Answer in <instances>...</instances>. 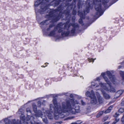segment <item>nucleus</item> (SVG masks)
<instances>
[{
  "label": "nucleus",
  "mask_w": 124,
  "mask_h": 124,
  "mask_svg": "<svg viewBox=\"0 0 124 124\" xmlns=\"http://www.w3.org/2000/svg\"><path fill=\"white\" fill-rule=\"evenodd\" d=\"M82 76H81L80 77H81V78H82Z\"/></svg>",
  "instance_id": "5fc2aeb1"
},
{
  "label": "nucleus",
  "mask_w": 124,
  "mask_h": 124,
  "mask_svg": "<svg viewBox=\"0 0 124 124\" xmlns=\"http://www.w3.org/2000/svg\"><path fill=\"white\" fill-rule=\"evenodd\" d=\"M108 122H105L104 123V124H108Z\"/></svg>",
  "instance_id": "37998d69"
},
{
  "label": "nucleus",
  "mask_w": 124,
  "mask_h": 124,
  "mask_svg": "<svg viewBox=\"0 0 124 124\" xmlns=\"http://www.w3.org/2000/svg\"><path fill=\"white\" fill-rule=\"evenodd\" d=\"M109 99L110 98V96H109Z\"/></svg>",
  "instance_id": "3c124183"
},
{
  "label": "nucleus",
  "mask_w": 124,
  "mask_h": 124,
  "mask_svg": "<svg viewBox=\"0 0 124 124\" xmlns=\"http://www.w3.org/2000/svg\"><path fill=\"white\" fill-rule=\"evenodd\" d=\"M72 0H67L68 1H71Z\"/></svg>",
  "instance_id": "8fccbe9b"
},
{
  "label": "nucleus",
  "mask_w": 124,
  "mask_h": 124,
  "mask_svg": "<svg viewBox=\"0 0 124 124\" xmlns=\"http://www.w3.org/2000/svg\"><path fill=\"white\" fill-rule=\"evenodd\" d=\"M104 111H101L99 112L98 114L96 115V117L97 118L101 116L104 113Z\"/></svg>",
  "instance_id": "412c9836"
},
{
  "label": "nucleus",
  "mask_w": 124,
  "mask_h": 124,
  "mask_svg": "<svg viewBox=\"0 0 124 124\" xmlns=\"http://www.w3.org/2000/svg\"><path fill=\"white\" fill-rule=\"evenodd\" d=\"M118 112L121 113H122L124 112V108H120L118 110Z\"/></svg>",
  "instance_id": "b1692460"
},
{
  "label": "nucleus",
  "mask_w": 124,
  "mask_h": 124,
  "mask_svg": "<svg viewBox=\"0 0 124 124\" xmlns=\"http://www.w3.org/2000/svg\"><path fill=\"white\" fill-rule=\"evenodd\" d=\"M104 112L105 114L108 113V108L107 109V110H106L105 112H104Z\"/></svg>",
  "instance_id": "7c9ffc66"
},
{
  "label": "nucleus",
  "mask_w": 124,
  "mask_h": 124,
  "mask_svg": "<svg viewBox=\"0 0 124 124\" xmlns=\"http://www.w3.org/2000/svg\"><path fill=\"white\" fill-rule=\"evenodd\" d=\"M105 84L102 83H99V85L97 86L96 85V87H98V89H96V90H98L100 88H103L104 90H102L101 89V92L102 93L103 96L106 98L107 99L108 98V95L107 94L108 93V88H106L105 86Z\"/></svg>",
  "instance_id": "423d86ee"
},
{
  "label": "nucleus",
  "mask_w": 124,
  "mask_h": 124,
  "mask_svg": "<svg viewBox=\"0 0 124 124\" xmlns=\"http://www.w3.org/2000/svg\"><path fill=\"white\" fill-rule=\"evenodd\" d=\"M45 114H46L49 119H51L53 118V115L49 111H45Z\"/></svg>",
  "instance_id": "2eb2a0df"
},
{
  "label": "nucleus",
  "mask_w": 124,
  "mask_h": 124,
  "mask_svg": "<svg viewBox=\"0 0 124 124\" xmlns=\"http://www.w3.org/2000/svg\"><path fill=\"white\" fill-rule=\"evenodd\" d=\"M122 124H124V123H122Z\"/></svg>",
  "instance_id": "603ef678"
},
{
  "label": "nucleus",
  "mask_w": 124,
  "mask_h": 124,
  "mask_svg": "<svg viewBox=\"0 0 124 124\" xmlns=\"http://www.w3.org/2000/svg\"><path fill=\"white\" fill-rule=\"evenodd\" d=\"M121 121L122 123L124 122V115H123L121 119Z\"/></svg>",
  "instance_id": "c756f323"
},
{
  "label": "nucleus",
  "mask_w": 124,
  "mask_h": 124,
  "mask_svg": "<svg viewBox=\"0 0 124 124\" xmlns=\"http://www.w3.org/2000/svg\"><path fill=\"white\" fill-rule=\"evenodd\" d=\"M78 15L80 17V19L79 20V23L81 24H83V22L82 21V19H84L85 17L84 16V15L83 13L80 12L79 11H78Z\"/></svg>",
  "instance_id": "9b49d317"
},
{
  "label": "nucleus",
  "mask_w": 124,
  "mask_h": 124,
  "mask_svg": "<svg viewBox=\"0 0 124 124\" xmlns=\"http://www.w3.org/2000/svg\"><path fill=\"white\" fill-rule=\"evenodd\" d=\"M20 111H19V113Z\"/></svg>",
  "instance_id": "4d7b16f0"
},
{
  "label": "nucleus",
  "mask_w": 124,
  "mask_h": 124,
  "mask_svg": "<svg viewBox=\"0 0 124 124\" xmlns=\"http://www.w3.org/2000/svg\"><path fill=\"white\" fill-rule=\"evenodd\" d=\"M75 19V17L74 16L72 18V21H74Z\"/></svg>",
  "instance_id": "4c0bfd02"
},
{
  "label": "nucleus",
  "mask_w": 124,
  "mask_h": 124,
  "mask_svg": "<svg viewBox=\"0 0 124 124\" xmlns=\"http://www.w3.org/2000/svg\"><path fill=\"white\" fill-rule=\"evenodd\" d=\"M82 76H81L80 77H81V78H82Z\"/></svg>",
  "instance_id": "864d4df0"
},
{
  "label": "nucleus",
  "mask_w": 124,
  "mask_h": 124,
  "mask_svg": "<svg viewBox=\"0 0 124 124\" xmlns=\"http://www.w3.org/2000/svg\"><path fill=\"white\" fill-rule=\"evenodd\" d=\"M61 9V6L55 10L47 9L46 7H45L44 8H41L39 10V12L41 14H42V12L44 11H48L49 13L45 16V17L48 18V20H52V22H54L58 21L62 17V13L60 12Z\"/></svg>",
  "instance_id": "7ed1b4c3"
},
{
  "label": "nucleus",
  "mask_w": 124,
  "mask_h": 124,
  "mask_svg": "<svg viewBox=\"0 0 124 124\" xmlns=\"http://www.w3.org/2000/svg\"><path fill=\"white\" fill-rule=\"evenodd\" d=\"M61 1H62V0H60Z\"/></svg>",
  "instance_id": "6e6d98bb"
},
{
  "label": "nucleus",
  "mask_w": 124,
  "mask_h": 124,
  "mask_svg": "<svg viewBox=\"0 0 124 124\" xmlns=\"http://www.w3.org/2000/svg\"><path fill=\"white\" fill-rule=\"evenodd\" d=\"M91 93H92V96L91 97V103L93 104H97L98 102L99 103H101L102 102V98L99 94L97 92V95L98 99L97 101L96 97L94 96L93 91V90L91 91Z\"/></svg>",
  "instance_id": "0eeeda50"
},
{
  "label": "nucleus",
  "mask_w": 124,
  "mask_h": 124,
  "mask_svg": "<svg viewBox=\"0 0 124 124\" xmlns=\"http://www.w3.org/2000/svg\"><path fill=\"white\" fill-rule=\"evenodd\" d=\"M91 93L87 91L85 93V95L86 96L91 98L92 96L91 92Z\"/></svg>",
  "instance_id": "a211bd4d"
},
{
  "label": "nucleus",
  "mask_w": 124,
  "mask_h": 124,
  "mask_svg": "<svg viewBox=\"0 0 124 124\" xmlns=\"http://www.w3.org/2000/svg\"><path fill=\"white\" fill-rule=\"evenodd\" d=\"M114 3H114H112L111 4H110V5H109V7L111 5H112Z\"/></svg>",
  "instance_id": "09e8293b"
},
{
  "label": "nucleus",
  "mask_w": 124,
  "mask_h": 124,
  "mask_svg": "<svg viewBox=\"0 0 124 124\" xmlns=\"http://www.w3.org/2000/svg\"><path fill=\"white\" fill-rule=\"evenodd\" d=\"M115 86V85H113L111 84V82H109V87L110 88H109V92L111 93H114L116 92V90L114 87Z\"/></svg>",
  "instance_id": "9d476101"
},
{
  "label": "nucleus",
  "mask_w": 124,
  "mask_h": 124,
  "mask_svg": "<svg viewBox=\"0 0 124 124\" xmlns=\"http://www.w3.org/2000/svg\"><path fill=\"white\" fill-rule=\"evenodd\" d=\"M32 108L34 113L36 112L37 111V106L34 103H33L32 105Z\"/></svg>",
  "instance_id": "f3484780"
},
{
  "label": "nucleus",
  "mask_w": 124,
  "mask_h": 124,
  "mask_svg": "<svg viewBox=\"0 0 124 124\" xmlns=\"http://www.w3.org/2000/svg\"><path fill=\"white\" fill-rule=\"evenodd\" d=\"M114 71L113 70L109 71V78L111 82V84L113 85H115L116 78L115 76L113 74Z\"/></svg>",
  "instance_id": "6e6552de"
},
{
  "label": "nucleus",
  "mask_w": 124,
  "mask_h": 124,
  "mask_svg": "<svg viewBox=\"0 0 124 124\" xmlns=\"http://www.w3.org/2000/svg\"><path fill=\"white\" fill-rule=\"evenodd\" d=\"M101 75L103 77L107 84H108V79L107 77L105 76H108V72L107 71L106 72L102 73L101 74Z\"/></svg>",
  "instance_id": "f8f14e48"
},
{
  "label": "nucleus",
  "mask_w": 124,
  "mask_h": 124,
  "mask_svg": "<svg viewBox=\"0 0 124 124\" xmlns=\"http://www.w3.org/2000/svg\"><path fill=\"white\" fill-rule=\"evenodd\" d=\"M51 4H53V6H57L59 4V2L56 0H54L51 2Z\"/></svg>",
  "instance_id": "dca6fc26"
},
{
  "label": "nucleus",
  "mask_w": 124,
  "mask_h": 124,
  "mask_svg": "<svg viewBox=\"0 0 124 124\" xmlns=\"http://www.w3.org/2000/svg\"><path fill=\"white\" fill-rule=\"evenodd\" d=\"M96 80L97 81H99L100 80V79H99V77H98L96 78Z\"/></svg>",
  "instance_id": "79ce46f5"
},
{
  "label": "nucleus",
  "mask_w": 124,
  "mask_h": 124,
  "mask_svg": "<svg viewBox=\"0 0 124 124\" xmlns=\"http://www.w3.org/2000/svg\"><path fill=\"white\" fill-rule=\"evenodd\" d=\"M48 1L47 0H38L35 2L34 5L35 7H37L40 4L44 3L45 1Z\"/></svg>",
  "instance_id": "4468645a"
},
{
  "label": "nucleus",
  "mask_w": 124,
  "mask_h": 124,
  "mask_svg": "<svg viewBox=\"0 0 124 124\" xmlns=\"http://www.w3.org/2000/svg\"><path fill=\"white\" fill-rule=\"evenodd\" d=\"M62 123V122H57L54 124H61Z\"/></svg>",
  "instance_id": "f704fd0d"
},
{
  "label": "nucleus",
  "mask_w": 124,
  "mask_h": 124,
  "mask_svg": "<svg viewBox=\"0 0 124 124\" xmlns=\"http://www.w3.org/2000/svg\"><path fill=\"white\" fill-rule=\"evenodd\" d=\"M48 20H46L45 21H43L40 24L41 25H44L46 24V21H48Z\"/></svg>",
  "instance_id": "393cba45"
},
{
  "label": "nucleus",
  "mask_w": 124,
  "mask_h": 124,
  "mask_svg": "<svg viewBox=\"0 0 124 124\" xmlns=\"http://www.w3.org/2000/svg\"><path fill=\"white\" fill-rule=\"evenodd\" d=\"M121 105L122 106H124V101H122L121 103Z\"/></svg>",
  "instance_id": "c9c22d12"
},
{
  "label": "nucleus",
  "mask_w": 124,
  "mask_h": 124,
  "mask_svg": "<svg viewBox=\"0 0 124 124\" xmlns=\"http://www.w3.org/2000/svg\"><path fill=\"white\" fill-rule=\"evenodd\" d=\"M119 114L118 112H116L115 115H113V116L115 117V120L113 122L112 124H116L117 122H118L119 120V118L118 117L119 115Z\"/></svg>",
  "instance_id": "ddd939ff"
},
{
  "label": "nucleus",
  "mask_w": 124,
  "mask_h": 124,
  "mask_svg": "<svg viewBox=\"0 0 124 124\" xmlns=\"http://www.w3.org/2000/svg\"><path fill=\"white\" fill-rule=\"evenodd\" d=\"M88 61L89 62H91V61L92 62H94V60L96 59V58H95L94 59H93V58H91V59H90V58H88Z\"/></svg>",
  "instance_id": "a878e982"
},
{
  "label": "nucleus",
  "mask_w": 124,
  "mask_h": 124,
  "mask_svg": "<svg viewBox=\"0 0 124 124\" xmlns=\"http://www.w3.org/2000/svg\"><path fill=\"white\" fill-rule=\"evenodd\" d=\"M38 106L39 107H40L41 105V102L40 101H39L38 102Z\"/></svg>",
  "instance_id": "72a5a7b5"
},
{
  "label": "nucleus",
  "mask_w": 124,
  "mask_h": 124,
  "mask_svg": "<svg viewBox=\"0 0 124 124\" xmlns=\"http://www.w3.org/2000/svg\"><path fill=\"white\" fill-rule=\"evenodd\" d=\"M72 13L74 15H75L76 14V12L75 10H73L72 11Z\"/></svg>",
  "instance_id": "473e14b6"
},
{
  "label": "nucleus",
  "mask_w": 124,
  "mask_h": 124,
  "mask_svg": "<svg viewBox=\"0 0 124 124\" xmlns=\"http://www.w3.org/2000/svg\"><path fill=\"white\" fill-rule=\"evenodd\" d=\"M89 8L88 7L86 8L85 10L84 11V14L85 15V14L89 12Z\"/></svg>",
  "instance_id": "4be33fe9"
},
{
  "label": "nucleus",
  "mask_w": 124,
  "mask_h": 124,
  "mask_svg": "<svg viewBox=\"0 0 124 124\" xmlns=\"http://www.w3.org/2000/svg\"><path fill=\"white\" fill-rule=\"evenodd\" d=\"M81 123L80 121H77L76 122L72 123V124H80Z\"/></svg>",
  "instance_id": "bb28decb"
},
{
  "label": "nucleus",
  "mask_w": 124,
  "mask_h": 124,
  "mask_svg": "<svg viewBox=\"0 0 124 124\" xmlns=\"http://www.w3.org/2000/svg\"><path fill=\"white\" fill-rule=\"evenodd\" d=\"M53 26V24L51 25H50L49 26V28L47 29V31L50 30V29H51V28Z\"/></svg>",
  "instance_id": "cd10ccee"
},
{
  "label": "nucleus",
  "mask_w": 124,
  "mask_h": 124,
  "mask_svg": "<svg viewBox=\"0 0 124 124\" xmlns=\"http://www.w3.org/2000/svg\"><path fill=\"white\" fill-rule=\"evenodd\" d=\"M120 74L122 77V80H124V72L123 71H120Z\"/></svg>",
  "instance_id": "aec40b11"
},
{
  "label": "nucleus",
  "mask_w": 124,
  "mask_h": 124,
  "mask_svg": "<svg viewBox=\"0 0 124 124\" xmlns=\"http://www.w3.org/2000/svg\"><path fill=\"white\" fill-rule=\"evenodd\" d=\"M113 105H112L110 106L109 107H110V108H112L113 107Z\"/></svg>",
  "instance_id": "a18cd8bd"
},
{
  "label": "nucleus",
  "mask_w": 124,
  "mask_h": 124,
  "mask_svg": "<svg viewBox=\"0 0 124 124\" xmlns=\"http://www.w3.org/2000/svg\"><path fill=\"white\" fill-rule=\"evenodd\" d=\"M92 85L94 86L95 85V83H94L92 82L91 83Z\"/></svg>",
  "instance_id": "58836bf2"
},
{
  "label": "nucleus",
  "mask_w": 124,
  "mask_h": 124,
  "mask_svg": "<svg viewBox=\"0 0 124 124\" xmlns=\"http://www.w3.org/2000/svg\"><path fill=\"white\" fill-rule=\"evenodd\" d=\"M70 96L71 98H72L73 97V95L72 94H70Z\"/></svg>",
  "instance_id": "a19ab883"
},
{
  "label": "nucleus",
  "mask_w": 124,
  "mask_h": 124,
  "mask_svg": "<svg viewBox=\"0 0 124 124\" xmlns=\"http://www.w3.org/2000/svg\"><path fill=\"white\" fill-rule=\"evenodd\" d=\"M53 101L54 107L51 104L50 108L51 110L54 109V118L55 119L63 118L69 114H74L80 112V106L76 105L78 104L79 102L76 100L66 99L65 101L62 102L61 106H58L56 99L54 98Z\"/></svg>",
  "instance_id": "f257e3e1"
},
{
  "label": "nucleus",
  "mask_w": 124,
  "mask_h": 124,
  "mask_svg": "<svg viewBox=\"0 0 124 124\" xmlns=\"http://www.w3.org/2000/svg\"><path fill=\"white\" fill-rule=\"evenodd\" d=\"M102 1V4L104 7H106L107 3L108 2V0H94V3L95 4V8L97 11L100 13L101 12V9L100 4L101 1Z\"/></svg>",
  "instance_id": "39448f33"
},
{
  "label": "nucleus",
  "mask_w": 124,
  "mask_h": 124,
  "mask_svg": "<svg viewBox=\"0 0 124 124\" xmlns=\"http://www.w3.org/2000/svg\"><path fill=\"white\" fill-rule=\"evenodd\" d=\"M53 97H57V96L56 95H53Z\"/></svg>",
  "instance_id": "c03bdc74"
},
{
  "label": "nucleus",
  "mask_w": 124,
  "mask_h": 124,
  "mask_svg": "<svg viewBox=\"0 0 124 124\" xmlns=\"http://www.w3.org/2000/svg\"><path fill=\"white\" fill-rule=\"evenodd\" d=\"M74 0V1H75V0Z\"/></svg>",
  "instance_id": "13d9d810"
},
{
  "label": "nucleus",
  "mask_w": 124,
  "mask_h": 124,
  "mask_svg": "<svg viewBox=\"0 0 124 124\" xmlns=\"http://www.w3.org/2000/svg\"><path fill=\"white\" fill-rule=\"evenodd\" d=\"M69 22H67L66 24L64 25L62 23L59 24L57 25L56 28H55L54 30L51 31L49 35L50 36H53L55 34L56 30L59 32L62 31L61 34L63 36H67L68 35L73 36L74 35L75 29L78 28V25L77 24L73 23L71 24L73 27L70 32L68 31V29L70 27V24H69Z\"/></svg>",
  "instance_id": "f03ea898"
},
{
  "label": "nucleus",
  "mask_w": 124,
  "mask_h": 124,
  "mask_svg": "<svg viewBox=\"0 0 124 124\" xmlns=\"http://www.w3.org/2000/svg\"><path fill=\"white\" fill-rule=\"evenodd\" d=\"M114 101H110L109 102V105L111 103L113 102Z\"/></svg>",
  "instance_id": "de8ad7c7"
},
{
  "label": "nucleus",
  "mask_w": 124,
  "mask_h": 124,
  "mask_svg": "<svg viewBox=\"0 0 124 124\" xmlns=\"http://www.w3.org/2000/svg\"><path fill=\"white\" fill-rule=\"evenodd\" d=\"M81 104L82 105H85L86 104L85 102H84L83 100H81Z\"/></svg>",
  "instance_id": "c85d7f7f"
},
{
  "label": "nucleus",
  "mask_w": 124,
  "mask_h": 124,
  "mask_svg": "<svg viewBox=\"0 0 124 124\" xmlns=\"http://www.w3.org/2000/svg\"><path fill=\"white\" fill-rule=\"evenodd\" d=\"M112 108H110V107H109V113L111 110L112 109Z\"/></svg>",
  "instance_id": "ea45409f"
},
{
  "label": "nucleus",
  "mask_w": 124,
  "mask_h": 124,
  "mask_svg": "<svg viewBox=\"0 0 124 124\" xmlns=\"http://www.w3.org/2000/svg\"><path fill=\"white\" fill-rule=\"evenodd\" d=\"M26 111L27 113V117L28 118V119L27 118H26L27 119V121L28 122H26V120L25 119V117L24 115L23 114H22L20 116V120H17L16 121L15 119L12 120L11 121H10L8 118H6L4 120V122L5 124H22V123H23L25 124H29V122H30L29 120L30 118L31 119H33V117H31L30 116L31 115V111L29 108H26Z\"/></svg>",
  "instance_id": "20e7f679"
},
{
  "label": "nucleus",
  "mask_w": 124,
  "mask_h": 124,
  "mask_svg": "<svg viewBox=\"0 0 124 124\" xmlns=\"http://www.w3.org/2000/svg\"><path fill=\"white\" fill-rule=\"evenodd\" d=\"M73 118V117H71L70 118L68 117V118H67L66 119H65V120H68L69 119H72Z\"/></svg>",
  "instance_id": "e433bc0d"
},
{
  "label": "nucleus",
  "mask_w": 124,
  "mask_h": 124,
  "mask_svg": "<svg viewBox=\"0 0 124 124\" xmlns=\"http://www.w3.org/2000/svg\"><path fill=\"white\" fill-rule=\"evenodd\" d=\"M30 123L31 124H42V123L41 122L36 123L35 122L34 120H31V121H30Z\"/></svg>",
  "instance_id": "5701e85b"
},
{
  "label": "nucleus",
  "mask_w": 124,
  "mask_h": 124,
  "mask_svg": "<svg viewBox=\"0 0 124 124\" xmlns=\"http://www.w3.org/2000/svg\"><path fill=\"white\" fill-rule=\"evenodd\" d=\"M42 118V120L43 122L46 124L48 123V121L47 120V119L46 116V115H45Z\"/></svg>",
  "instance_id": "6ab92c4d"
},
{
  "label": "nucleus",
  "mask_w": 124,
  "mask_h": 124,
  "mask_svg": "<svg viewBox=\"0 0 124 124\" xmlns=\"http://www.w3.org/2000/svg\"><path fill=\"white\" fill-rule=\"evenodd\" d=\"M122 67V66H118V68L120 69Z\"/></svg>",
  "instance_id": "49530a36"
},
{
  "label": "nucleus",
  "mask_w": 124,
  "mask_h": 124,
  "mask_svg": "<svg viewBox=\"0 0 124 124\" xmlns=\"http://www.w3.org/2000/svg\"><path fill=\"white\" fill-rule=\"evenodd\" d=\"M108 118V117H105L104 118H103V120H104V121H105L107 120Z\"/></svg>",
  "instance_id": "2f4dec72"
},
{
  "label": "nucleus",
  "mask_w": 124,
  "mask_h": 124,
  "mask_svg": "<svg viewBox=\"0 0 124 124\" xmlns=\"http://www.w3.org/2000/svg\"><path fill=\"white\" fill-rule=\"evenodd\" d=\"M42 111L40 110H39L35 114V116L36 117H41L42 118L45 115V112L44 111V109H42Z\"/></svg>",
  "instance_id": "1a4fd4ad"
}]
</instances>
